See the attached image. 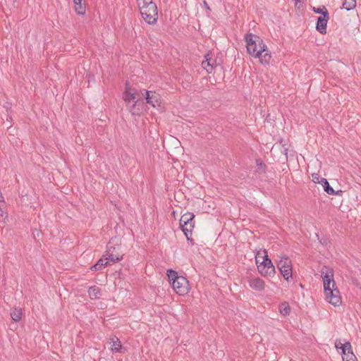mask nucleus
Wrapping results in <instances>:
<instances>
[{"mask_svg": "<svg viewBox=\"0 0 361 361\" xmlns=\"http://www.w3.org/2000/svg\"><path fill=\"white\" fill-rule=\"evenodd\" d=\"M123 99L126 102H130L131 101L134 102V104L132 105V107H135L138 100L136 99L135 93L131 92L128 87V84H126V88L125 92H123Z\"/></svg>", "mask_w": 361, "mask_h": 361, "instance_id": "2eb2a0df", "label": "nucleus"}, {"mask_svg": "<svg viewBox=\"0 0 361 361\" xmlns=\"http://www.w3.org/2000/svg\"><path fill=\"white\" fill-rule=\"evenodd\" d=\"M249 286L254 290L261 291L264 288V281L259 277H250L248 279Z\"/></svg>", "mask_w": 361, "mask_h": 361, "instance_id": "ddd939ff", "label": "nucleus"}, {"mask_svg": "<svg viewBox=\"0 0 361 361\" xmlns=\"http://www.w3.org/2000/svg\"><path fill=\"white\" fill-rule=\"evenodd\" d=\"M262 261L260 264L257 265V269L260 274L263 276H271L275 274V267L272 264L271 260L268 257L266 254L262 257Z\"/></svg>", "mask_w": 361, "mask_h": 361, "instance_id": "7ed1b4c3", "label": "nucleus"}, {"mask_svg": "<svg viewBox=\"0 0 361 361\" xmlns=\"http://www.w3.org/2000/svg\"><path fill=\"white\" fill-rule=\"evenodd\" d=\"M329 19V15L326 14L324 15V16L318 17L316 24V29L321 34L326 33V27Z\"/></svg>", "mask_w": 361, "mask_h": 361, "instance_id": "9d476101", "label": "nucleus"}, {"mask_svg": "<svg viewBox=\"0 0 361 361\" xmlns=\"http://www.w3.org/2000/svg\"><path fill=\"white\" fill-rule=\"evenodd\" d=\"M326 299L334 306H338L341 303V297L338 288H334L325 293Z\"/></svg>", "mask_w": 361, "mask_h": 361, "instance_id": "0eeeda50", "label": "nucleus"}, {"mask_svg": "<svg viewBox=\"0 0 361 361\" xmlns=\"http://www.w3.org/2000/svg\"><path fill=\"white\" fill-rule=\"evenodd\" d=\"M341 192H342V190H338V191H335V193L334 194H331V195H339Z\"/></svg>", "mask_w": 361, "mask_h": 361, "instance_id": "f704fd0d", "label": "nucleus"}, {"mask_svg": "<svg viewBox=\"0 0 361 361\" xmlns=\"http://www.w3.org/2000/svg\"><path fill=\"white\" fill-rule=\"evenodd\" d=\"M343 361H357L355 355L353 353L350 342H346L341 347Z\"/></svg>", "mask_w": 361, "mask_h": 361, "instance_id": "6e6552de", "label": "nucleus"}, {"mask_svg": "<svg viewBox=\"0 0 361 361\" xmlns=\"http://www.w3.org/2000/svg\"><path fill=\"white\" fill-rule=\"evenodd\" d=\"M88 295L92 300L99 299L102 296L101 288L96 286H91L88 290Z\"/></svg>", "mask_w": 361, "mask_h": 361, "instance_id": "f3484780", "label": "nucleus"}, {"mask_svg": "<svg viewBox=\"0 0 361 361\" xmlns=\"http://www.w3.org/2000/svg\"><path fill=\"white\" fill-rule=\"evenodd\" d=\"M259 254H257V255H256V257H255L256 264H259V263L260 264V262H261V259H259Z\"/></svg>", "mask_w": 361, "mask_h": 361, "instance_id": "473e14b6", "label": "nucleus"}, {"mask_svg": "<svg viewBox=\"0 0 361 361\" xmlns=\"http://www.w3.org/2000/svg\"><path fill=\"white\" fill-rule=\"evenodd\" d=\"M281 275L284 278L285 280L288 281L290 279L293 277V271H292V267L288 268H282L281 269H279Z\"/></svg>", "mask_w": 361, "mask_h": 361, "instance_id": "4be33fe9", "label": "nucleus"}, {"mask_svg": "<svg viewBox=\"0 0 361 361\" xmlns=\"http://www.w3.org/2000/svg\"><path fill=\"white\" fill-rule=\"evenodd\" d=\"M256 161H257V164L259 166V168H262L263 166L262 162L259 159H257Z\"/></svg>", "mask_w": 361, "mask_h": 361, "instance_id": "2f4dec72", "label": "nucleus"}, {"mask_svg": "<svg viewBox=\"0 0 361 361\" xmlns=\"http://www.w3.org/2000/svg\"><path fill=\"white\" fill-rule=\"evenodd\" d=\"M247 51L252 56H259L264 51L266 44L263 40L257 35L249 33L245 35Z\"/></svg>", "mask_w": 361, "mask_h": 361, "instance_id": "f257e3e1", "label": "nucleus"}, {"mask_svg": "<svg viewBox=\"0 0 361 361\" xmlns=\"http://www.w3.org/2000/svg\"><path fill=\"white\" fill-rule=\"evenodd\" d=\"M312 176L313 181L315 183L321 184L324 188V190L327 194H334L335 193V190L329 185L328 180L326 178L320 177V176L318 173H313Z\"/></svg>", "mask_w": 361, "mask_h": 361, "instance_id": "1a4fd4ad", "label": "nucleus"}, {"mask_svg": "<svg viewBox=\"0 0 361 361\" xmlns=\"http://www.w3.org/2000/svg\"><path fill=\"white\" fill-rule=\"evenodd\" d=\"M287 151H288V149H287V148H284V153H285L286 154H287Z\"/></svg>", "mask_w": 361, "mask_h": 361, "instance_id": "c9c22d12", "label": "nucleus"}, {"mask_svg": "<svg viewBox=\"0 0 361 361\" xmlns=\"http://www.w3.org/2000/svg\"><path fill=\"white\" fill-rule=\"evenodd\" d=\"M321 274L323 281H332V288H334L336 285L334 279V270L331 268L324 266L322 268Z\"/></svg>", "mask_w": 361, "mask_h": 361, "instance_id": "9b49d317", "label": "nucleus"}, {"mask_svg": "<svg viewBox=\"0 0 361 361\" xmlns=\"http://www.w3.org/2000/svg\"><path fill=\"white\" fill-rule=\"evenodd\" d=\"M140 13L144 20L149 25H154L158 19V11L156 4H150L149 7L141 8Z\"/></svg>", "mask_w": 361, "mask_h": 361, "instance_id": "f03ea898", "label": "nucleus"}, {"mask_svg": "<svg viewBox=\"0 0 361 361\" xmlns=\"http://www.w3.org/2000/svg\"><path fill=\"white\" fill-rule=\"evenodd\" d=\"M356 6V0H345L342 8L347 11H350L355 8Z\"/></svg>", "mask_w": 361, "mask_h": 361, "instance_id": "b1692460", "label": "nucleus"}, {"mask_svg": "<svg viewBox=\"0 0 361 361\" xmlns=\"http://www.w3.org/2000/svg\"><path fill=\"white\" fill-rule=\"evenodd\" d=\"M204 6L207 9L210 10V8L209 7L206 1H204Z\"/></svg>", "mask_w": 361, "mask_h": 361, "instance_id": "72a5a7b5", "label": "nucleus"}, {"mask_svg": "<svg viewBox=\"0 0 361 361\" xmlns=\"http://www.w3.org/2000/svg\"><path fill=\"white\" fill-rule=\"evenodd\" d=\"M323 283H324V293L328 291H330L331 289L334 288H332V286H331V284H332V281H323Z\"/></svg>", "mask_w": 361, "mask_h": 361, "instance_id": "c756f323", "label": "nucleus"}, {"mask_svg": "<svg viewBox=\"0 0 361 361\" xmlns=\"http://www.w3.org/2000/svg\"><path fill=\"white\" fill-rule=\"evenodd\" d=\"M205 60L202 62V66L207 71V73H210L213 71L214 68L216 66V60H213L211 57V54L207 53L204 56Z\"/></svg>", "mask_w": 361, "mask_h": 361, "instance_id": "f8f14e48", "label": "nucleus"}, {"mask_svg": "<svg viewBox=\"0 0 361 361\" xmlns=\"http://www.w3.org/2000/svg\"><path fill=\"white\" fill-rule=\"evenodd\" d=\"M171 284L176 293L180 295H184L189 291V282L184 276H180L175 281H173Z\"/></svg>", "mask_w": 361, "mask_h": 361, "instance_id": "20e7f679", "label": "nucleus"}, {"mask_svg": "<svg viewBox=\"0 0 361 361\" xmlns=\"http://www.w3.org/2000/svg\"><path fill=\"white\" fill-rule=\"evenodd\" d=\"M167 276L169 278V280L171 281H175L177 279H178L180 276L178 275V273L176 271H173L172 269L167 270Z\"/></svg>", "mask_w": 361, "mask_h": 361, "instance_id": "cd10ccee", "label": "nucleus"}, {"mask_svg": "<svg viewBox=\"0 0 361 361\" xmlns=\"http://www.w3.org/2000/svg\"><path fill=\"white\" fill-rule=\"evenodd\" d=\"M292 267L291 260L287 256H281L280 259L277 263V268L281 269L282 268Z\"/></svg>", "mask_w": 361, "mask_h": 361, "instance_id": "dca6fc26", "label": "nucleus"}, {"mask_svg": "<svg viewBox=\"0 0 361 361\" xmlns=\"http://www.w3.org/2000/svg\"><path fill=\"white\" fill-rule=\"evenodd\" d=\"M75 4V12L78 15H84L85 13V8L82 5V1H74Z\"/></svg>", "mask_w": 361, "mask_h": 361, "instance_id": "a878e982", "label": "nucleus"}, {"mask_svg": "<svg viewBox=\"0 0 361 361\" xmlns=\"http://www.w3.org/2000/svg\"><path fill=\"white\" fill-rule=\"evenodd\" d=\"M280 313L283 316H287L290 312V306L288 302H283L279 306Z\"/></svg>", "mask_w": 361, "mask_h": 361, "instance_id": "393cba45", "label": "nucleus"}, {"mask_svg": "<svg viewBox=\"0 0 361 361\" xmlns=\"http://www.w3.org/2000/svg\"><path fill=\"white\" fill-rule=\"evenodd\" d=\"M109 264V261H106V259L104 258V257L102 256L101 259L93 266L91 267L90 269L92 271H98L101 270L102 268L107 266Z\"/></svg>", "mask_w": 361, "mask_h": 361, "instance_id": "aec40b11", "label": "nucleus"}, {"mask_svg": "<svg viewBox=\"0 0 361 361\" xmlns=\"http://www.w3.org/2000/svg\"><path fill=\"white\" fill-rule=\"evenodd\" d=\"M343 344L344 343H342L340 340H337V341H336L335 346L336 348H340L341 349L342 345H343Z\"/></svg>", "mask_w": 361, "mask_h": 361, "instance_id": "7c9ffc66", "label": "nucleus"}, {"mask_svg": "<svg viewBox=\"0 0 361 361\" xmlns=\"http://www.w3.org/2000/svg\"><path fill=\"white\" fill-rule=\"evenodd\" d=\"M137 2L140 9L149 7L150 4H156L152 0H137Z\"/></svg>", "mask_w": 361, "mask_h": 361, "instance_id": "bb28decb", "label": "nucleus"}, {"mask_svg": "<svg viewBox=\"0 0 361 361\" xmlns=\"http://www.w3.org/2000/svg\"><path fill=\"white\" fill-rule=\"evenodd\" d=\"M264 51H263V53L260 56H256V57L259 59V61L262 63L269 64L271 57V54L267 47H266V48H264Z\"/></svg>", "mask_w": 361, "mask_h": 361, "instance_id": "6ab92c4d", "label": "nucleus"}, {"mask_svg": "<svg viewBox=\"0 0 361 361\" xmlns=\"http://www.w3.org/2000/svg\"><path fill=\"white\" fill-rule=\"evenodd\" d=\"M182 231H183L185 235L187 238L188 241H192V239L190 238L192 235V231L195 226V221H190L189 223H186L185 224L180 225Z\"/></svg>", "mask_w": 361, "mask_h": 361, "instance_id": "4468645a", "label": "nucleus"}, {"mask_svg": "<svg viewBox=\"0 0 361 361\" xmlns=\"http://www.w3.org/2000/svg\"><path fill=\"white\" fill-rule=\"evenodd\" d=\"M142 95L145 96L146 102L155 107L160 104V95L156 92L143 90L140 91Z\"/></svg>", "mask_w": 361, "mask_h": 361, "instance_id": "423d86ee", "label": "nucleus"}, {"mask_svg": "<svg viewBox=\"0 0 361 361\" xmlns=\"http://www.w3.org/2000/svg\"><path fill=\"white\" fill-rule=\"evenodd\" d=\"M11 317L16 322L20 321L22 317V310L20 308H14L11 312Z\"/></svg>", "mask_w": 361, "mask_h": 361, "instance_id": "5701e85b", "label": "nucleus"}, {"mask_svg": "<svg viewBox=\"0 0 361 361\" xmlns=\"http://www.w3.org/2000/svg\"><path fill=\"white\" fill-rule=\"evenodd\" d=\"M118 246L116 247L110 244L107 245L105 255L103 257L106 259V261H109V264L110 262L116 263L123 259V256L118 252Z\"/></svg>", "mask_w": 361, "mask_h": 361, "instance_id": "39448f33", "label": "nucleus"}, {"mask_svg": "<svg viewBox=\"0 0 361 361\" xmlns=\"http://www.w3.org/2000/svg\"><path fill=\"white\" fill-rule=\"evenodd\" d=\"M300 287H301V288H302V287H303V286H302V283H300Z\"/></svg>", "mask_w": 361, "mask_h": 361, "instance_id": "e433bc0d", "label": "nucleus"}, {"mask_svg": "<svg viewBox=\"0 0 361 361\" xmlns=\"http://www.w3.org/2000/svg\"><path fill=\"white\" fill-rule=\"evenodd\" d=\"M111 350L115 353H121L122 349L121 342L117 337H114L111 339Z\"/></svg>", "mask_w": 361, "mask_h": 361, "instance_id": "a211bd4d", "label": "nucleus"}, {"mask_svg": "<svg viewBox=\"0 0 361 361\" xmlns=\"http://www.w3.org/2000/svg\"><path fill=\"white\" fill-rule=\"evenodd\" d=\"M194 218H195V214L193 213L186 212L185 214H184L181 216L179 224H180V225H182V224L184 225L186 223H189L190 221H195Z\"/></svg>", "mask_w": 361, "mask_h": 361, "instance_id": "412c9836", "label": "nucleus"}, {"mask_svg": "<svg viewBox=\"0 0 361 361\" xmlns=\"http://www.w3.org/2000/svg\"><path fill=\"white\" fill-rule=\"evenodd\" d=\"M312 10L316 13L322 14V16H324L326 14L329 15V12L324 6H322L317 8L313 7Z\"/></svg>", "mask_w": 361, "mask_h": 361, "instance_id": "c85d7f7f", "label": "nucleus"}]
</instances>
